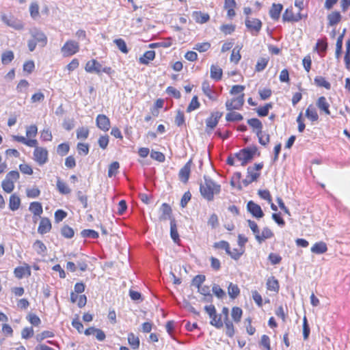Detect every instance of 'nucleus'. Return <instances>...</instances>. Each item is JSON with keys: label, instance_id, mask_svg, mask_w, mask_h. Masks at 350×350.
<instances>
[{"label": "nucleus", "instance_id": "nucleus-52", "mask_svg": "<svg viewBox=\"0 0 350 350\" xmlns=\"http://www.w3.org/2000/svg\"><path fill=\"white\" fill-rule=\"evenodd\" d=\"M240 49L241 48H239V46H236L235 48L233 49L232 51V54L230 55V61L235 63V64H237L239 60L241 59V56L240 55Z\"/></svg>", "mask_w": 350, "mask_h": 350}, {"label": "nucleus", "instance_id": "nucleus-17", "mask_svg": "<svg viewBox=\"0 0 350 350\" xmlns=\"http://www.w3.org/2000/svg\"><path fill=\"white\" fill-rule=\"evenodd\" d=\"M317 107L326 115H330L329 103L325 96H320L316 103Z\"/></svg>", "mask_w": 350, "mask_h": 350}, {"label": "nucleus", "instance_id": "nucleus-11", "mask_svg": "<svg viewBox=\"0 0 350 350\" xmlns=\"http://www.w3.org/2000/svg\"><path fill=\"white\" fill-rule=\"evenodd\" d=\"M302 15L300 12L295 14L293 8H287L282 15L283 22H298L302 19Z\"/></svg>", "mask_w": 350, "mask_h": 350}, {"label": "nucleus", "instance_id": "nucleus-15", "mask_svg": "<svg viewBox=\"0 0 350 350\" xmlns=\"http://www.w3.org/2000/svg\"><path fill=\"white\" fill-rule=\"evenodd\" d=\"M85 70L87 72L99 75L101 72V64L96 59H92L86 63Z\"/></svg>", "mask_w": 350, "mask_h": 350}, {"label": "nucleus", "instance_id": "nucleus-29", "mask_svg": "<svg viewBox=\"0 0 350 350\" xmlns=\"http://www.w3.org/2000/svg\"><path fill=\"white\" fill-rule=\"evenodd\" d=\"M247 124L253 129H256V135L260 134V131L262 129V124L258 118H251L247 120Z\"/></svg>", "mask_w": 350, "mask_h": 350}, {"label": "nucleus", "instance_id": "nucleus-61", "mask_svg": "<svg viewBox=\"0 0 350 350\" xmlns=\"http://www.w3.org/2000/svg\"><path fill=\"white\" fill-rule=\"evenodd\" d=\"M220 30L225 34L229 35L235 30V25L232 24L223 25L220 27Z\"/></svg>", "mask_w": 350, "mask_h": 350}, {"label": "nucleus", "instance_id": "nucleus-45", "mask_svg": "<svg viewBox=\"0 0 350 350\" xmlns=\"http://www.w3.org/2000/svg\"><path fill=\"white\" fill-rule=\"evenodd\" d=\"M200 103L197 96H194L187 108V112L190 113L200 107Z\"/></svg>", "mask_w": 350, "mask_h": 350}, {"label": "nucleus", "instance_id": "nucleus-4", "mask_svg": "<svg viewBox=\"0 0 350 350\" xmlns=\"http://www.w3.org/2000/svg\"><path fill=\"white\" fill-rule=\"evenodd\" d=\"M1 21L7 26L13 28L15 30H22L24 29V23L14 16L2 14L1 15Z\"/></svg>", "mask_w": 350, "mask_h": 350}, {"label": "nucleus", "instance_id": "nucleus-55", "mask_svg": "<svg viewBox=\"0 0 350 350\" xmlns=\"http://www.w3.org/2000/svg\"><path fill=\"white\" fill-rule=\"evenodd\" d=\"M1 186L3 191L8 193H11L14 189V184L5 178L2 181Z\"/></svg>", "mask_w": 350, "mask_h": 350}, {"label": "nucleus", "instance_id": "nucleus-12", "mask_svg": "<svg viewBox=\"0 0 350 350\" xmlns=\"http://www.w3.org/2000/svg\"><path fill=\"white\" fill-rule=\"evenodd\" d=\"M260 174L259 172H255L254 169L250 166L247 169V176L245 178L242 180V184L244 187H247L252 183L256 181L260 177Z\"/></svg>", "mask_w": 350, "mask_h": 350}, {"label": "nucleus", "instance_id": "nucleus-51", "mask_svg": "<svg viewBox=\"0 0 350 350\" xmlns=\"http://www.w3.org/2000/svg\"><path fill=\"white\" fill-rule=\"evenodd\" d=\"M243 314L242 310L239 307H233L232 309V318L235 322H239Z\"/></svg>", "mask_w": 350, "mask_h": 350}, {"label": "nucleus", "instance_id": "nucleus-28", "mask_svg": "<svg viewBox=\"0 0 350 350\" xmlns=\"http://www.w3.org/2000/svg\"><path fill=\"white\" fill-rule=\"evenodd\" d=\"M155 57V52L154 51H147L144 53L142 57H139V62L142 64L147 65L150 61H152Z\"/></svg>", "mask_w": 350, "mask_h": 350}, {"label": "nucleus", "instance_id": "nucleus-13", "mask_svg": "<svg viewBox=\"0 0 350 350\" xmlns=\"http://www.w3.org/2000/svg\"><path fill=\"white\" fill-rule=\"evenodd\" d=\"M97 126L102 131H107L110 128V120L104 114H99L96 119Z\"/></svg>", "mask_w": 350, "mask_h": 350}, {"label": "nucleus", "instance_id": "nucleus-58", "mask_svg": "<svg viewBox=\"0 0 350 350\" xmlns=\"http://www.w3.org/2000/svg\"><path fill=\"white\" fill-rule=\"evenodd\" d=\"M33 247L36 250L37 253L39 254H44L46 250V247L45 246V245L41 241L39 240H37L34 243Z\"/></svg>", "mask_w": 350, "mask_h": 350}, {"label": "nucleus", "instance_id": "nucleus-62", "mask_svg": "<svg viewBox=\"0 0 350 350\" xmlns=\"http://www.w3.org/2000/svg\"><path fill=\"white\" fill-rule=\"evenodd\" d=\"M27 196L29 198H36L40 194V191L37 187H33L31 189H27L26 190Z\"/></svg>", "mask_w": 350, "mask_h": 350}, {"label": "nucleus", "instance_id": "nucleus-6", "mask_svg": "<svg viewBox=\"0 0 350 350\" xmlns=\"http://www.w3.org/2000/svg\"><path fill=\"white\" fill-rule=\"evenodd\" d=\"M79 51L78 42L74 40H68L61 49L64 57H69L76 54Z\"/></svg>", "mask_w": 350, "mask_h": 350}, {"label": "nucleus", "instance_id": "nucleus-56", "mask_svg": "<svg viewBox=\"0 0 350 350\" xmlns=\"http://www.w3.org/2000/svg\"><path fill=\"white\" fill-rule=\"evenodd\" d=\"M211 48L209 42L197 43L195 44L193 49L197 50L200 53L206 52Z\"/></svg>", "mask_w": 350, "mask_h": 350}, {"label": "nucleus", "instance_id": "nucleus-47", "mask_svg": "<svg viewBox=\"0 0 350 350\" xmlns=\"http://www.w3.org/2000/svg\"><path fill=\"white\" fill-rule=\"evenodd\" d=\"M272 108L271 103H267L263 107H259L256 109V112L260 117L267 116L269 113V111Z\"/></svg>", "mask_w": 350, "mask_h": 350}, {"label": "nucleus", "instance_id": "nucleus-53", "mask_svg": "<svg viewBox=\"0 0 350 350\" xmlns=\"http://www.w3.org/2000/svg\"><path fill=\"white\" fill-rule=\"evenodd\" d=\"M244 250L241 248L239 249H233L232 250H230V248L228 250V252L227 254L234 260H238L240 258L241 255L243 254Z\"/></svg>", "mask_w": 350, "mask_h": 350}, {"label": "nucleus", "instance_id": "nucleus-60", "mask_svg": "<svg viewBox=\"0 0 350 350\" xmlns=\"http://www.w3.org/2000/svg\"><path fill=\"white\" fill-rule=\"evenodd\" d=\"M205 275H197L192 280V285L195 286L198 288H200L202 284L205 281Z\"/></svg>", "mask_w": 350, "mask_h": 350}, {"label": "nucleus", "instance_id": "nucleus-2", "mask_svg": "<svg viewBox=\"0 0 350 350\" xmlns=\"http://www.w3.org/2000/svg\"><path fill=\"white\" fill-rule=\"evenodd\" d=\"M29 34L31 39L29 40L27 46L29 50L32 52L35 50L37 44L44 47L47 44V37L45 33L37 27H33L29 29Z\"/></svg>", "mask_w": 350, "mask_h": 350}, {"label": "nucleus", "instance_id": "nucleus-1", "mask_svg": "<svg viewBox=\"0 0 350 350\" xmlns=\"http://www.w3.org/2000/svg\"><path fill=\"white\" fill-rule=\"evenodd\" d=\"M204 183L200 185V193L206 200L212 201L214 199V195L220 192L221 186L207 176H204Z\"/></svg>", "mask_w": 350, "mask_h": 350}, {"label": "nucleus", "instance_id": "nucleus-42", "mask_svg": "<svg viewBox=\"0 0 350 350\" xmlns=\"http://www.w3.org/2000/svg\"><path fill=\"white\" fill-rule=\"evenodd\" d=\"M113 42L116 44L118 49L123 53L126 54L129 50L126 46L125 41L122 38L115 39Z\"/></svg>", "mask_w": 350, "mask_h": 350}, {"label": "nucleus", "instance_id": "nucleus-57", "mask_svg": "<svg viewBox=\"0 0 350 350\" xmlns=\"http://www.w3.org/2000/svg\"><path fill=\"white\" fill-rule=\"evenodd\" d=\"M212 291L214 295L219 299H222L226 296V293L217 284H213Z\"/></svg>", "mask_w": 350, "mask_h": 350}, {"label": "nucleus", "instance_id": "nucleus-54", "mask_svg": "<svg viewBox=\"0 0 350 350\" xmlns=\"http://www.w3.org/2000/svg\"><path fill=\"white\" fill-rule=\"evenodd\" d=\"M89 130L86 127H81L77 130V137L79 139H85L88 137Z\"/></svg>", "mask_w": 350, "mask_h": 350}, {"label": "nucleus", "instance_id": "nucleus-44", "mask_svg": "<svg viewBox=\"0 0 350 350\" xmlns=\"http://www.w3.org/2000/svg\"><path fill=\"white\" fill-rule=\"evenodd\" d=\"M120 167V164L118 161H113L111 163L108 169V176L112 177L116 176L118 172V169Z\"/></svg>", "mask_w": 350, "mask_h": 350}, {"label": "nucleus", "instance_id": "nucleus-25", "mask_svg": "<svg viewBox=\"0 0 350 350\" xmlns=\"http://www.w3.org/2000/svg\"><path fill=\"white\" fill-rule=\"evenodd\" d=\"M21 205V199L15 193L12 194L9 200V208L10 210L14 211L19 208Z\"/></svg>", "mask_w": 350, "mask_h": 350}, {"label": "nucleus", "instance_id": "nucleus-41", "mask_svg": "<svg viewBox=\"0 0 350 350\" xmlns=\"http://www.w3.org/2000/svg\"><path fill=\"white\" fill-rule=\"evenodd\" d=\"M81 235L83 238H91L97 239L98 237V233L94 230L85 229L81 232Z\"/></svg>", "mask_w": 350, "mask_h": 350}, {"label": "nucleus", "instance_id": "nucleus-18", "mask_svg": "<svg viewBox=\"0 0 350 350\" xmlns=\"http://www.w3.org/2000/svg\"><path fill=\"white\" fill-rule=\"evenodd\" d=\"M273 232L267 227L263 228L261 234L260 232L256 234V240L258 243H262L266 239H271L273 237Z\"/></svg>", "mask_w": 350, "mask_h": 350}, {"label": "nucleus", "instance_id": "nucleus-27", "mask_svg": "<svg viewBox=\"0 0 350 350\" xmlns=\"http://www.w3.org/2000/svg\"><path fill=\"white\" fill-rule=\"evenodd\" d=\"M210 72L211 77L215 81H219L222 77V69L217 65L211 66Z\"/></svg>", "mask_w": 350, "mask_h": 350}, {"label": "nucleus", "instance_id": "nucleus-39", "mask_svg": "<svg viewBox=\"0 0 350 350\" xmlns=\"http://www.w3.org/2000/svg\"><path fill=\"white\" fill-rule=\"evenodd\" d=\"M128 342L131 347L134 349H137L139 347V339L138 337L135 336L133 333L129 334Z\"/></svg>", "mask_w": 350, "mask_h": 350}, {"label": "nucleus", "instance_id": "nucleus-46", "mask_svg": "<svg viewBox=\"0 0 350 350\" xmlns=\"http://www.w3.org/2000/svg\"><path fill=\"white\" fill-rule=\"evenodd\" d=\"M243 118V116L237 112H230L226 116V120L228 122L240 121Z\"/></svg>", "mask_w": 350, "mask_h": 350}, {"label": "nucleus", "instance_id": "nucleus-26", "mask_svg": "<svg viewBox=\"0 0 350 350\" xmlns=\"http://www.w3.org/2000/svg\"><path fill=\"white\" fill-rule=\"evenodd\" d=\"M342 18V16L339 12H332L327 15L328 25L334 26L338 24Z\"/></svg>", "mask_w": 350, "mask_h": 350}, {"label": "nucleus", "instance_id": "nucleus-36", "mask_svg": "<svg viewBox=\"0 0 350 350\" xmlns=\"http://www.w3.org/2000/svg\"><path fill=\"white\" fill-rule=\"evenodd\" d=\"M57 188L62 194H68L70 193V189L66 183L63 182L59 178L57 180Z\"/></svg>", "mask_w": 350, "mask_h": 350}, {"label": "nucleus", "instance_id": "nucleus-20", "mask_svg": "<svg viewBox=\"0 0 350 350\" xmlns=\"http://www.w3.org/2000/svg\"><path fill=\"white\" fill-rule=\"evenodd\" d=\"M192 17L196 23L200 24H204L210 19V16L207 13H202L200 11L193 12Z\"/></svg>", "mask_w": 350, "mask_h": 350}, {"label": "nucleus", "instance_id": "nucleus-21", "mask_svg": "<svg viewBox=\"0 0 350 350\" xmlns=\"http://www.w3.org/2000/svg\"><path fill=\"white\" fill-rule=\"evenodd\" d=\"M14 272L15 276L18 279H21L23 277H25V275L29 276L31 275L30 267L27 265L24 267L23 266L17 267L16 268H15Z\"/></svg>", "mask_w": 350, "mask_h": 350}, {"label": "nucleus", "instance_id": "nucleus-7", "mask_svg": "<svg viewBox=\"0 0 350 350\" xmlns=\"http://www.w3.org/2000/svg\"><path fill=\"white\" fill-rule=\"evenodd\" d=\"M245 23L253 36H257L262 28V22L257 18H247Z\"/></svg>", "mask_w": 350, "mask_h": 350}, {"label": "nucleus", "instance_id": "nucleus-24", "mask_svg": "<svg viewBox=\"0 0 350 350\" xmlns=\"http://www.w3.org/2000/svg\"><path fill=\"white\" fill-rule=\"evenodd\" d=\"M29 210L34 216L40 217L43 212L42 204L39 202H33L30 203Z\"/></svg>", "mask_w": 350, "mask_h": 350}, {"label": "nucleus", "instance_id": "nucleus-64", "mask_svg": "<svg viewBox=\"0 0 350 350\" xmlns=\"http://www.w3.org/2000/svg\"><path fill=\"white\" fill-rule=\"evenodd\" d=\"M174 122L178 126H181L185 124V116L183 111L180 110L177 111Z\"/></svg>", "mask_w": 350, "mask_h": 350}, {"label": "nucleus", "instance_id": "nucleus-5", "mask_svg": "<svg viewBox=\"0 0 350 350\" xmlns=\"http://www.w3.org/2000/svg\"><path fill=\"white\" fill-rule=\"evenodd\" d=\"M33 160L39 165H43L49 161L48 150L43 147H36L33 151Z\"/></svg>", "mask_w": 350, "mask_h": 350}, {"label": "nucleus", "instance_id": "nucleus-59", "mask_svg": "<svg viewBox=\"0 0 350 350\" xmlns=\"http://www.w3.org/2000/svg\"><path fill=\"white\" fill-rule=\"evenodd\" d=\"M19 172L16 170H12L7 174L5 178L14 184V182H16L19 178Z\"/></svg>", "mask_w": 350, "mask_h": 350}, {"label": "nucleus", "instance_id": "nucleus-40", "mask_svg": "<svg viewBox=\"0 0 350 350\" xmlns=\"http://www.w3.org/2000/svg\"><path fill=\"white\" fill-rule=\"evenodd\" d=\"M30 16L33 19H36L39 16V5L37 2H32L29 6Z\"/></svg>", "mask_w": 350, "mask_h": 350}, {"label": "nucleus", "instance_id": "nucleus-10", "mask_svg": "<svg viewBox=\"0 0 350 350\" xmlns=\"http://www.w3.org/2000/svg\"><path fill=\"white\" fill-rule=\"evenodd\" d=\"M247 210L253 217L257 219L262 218L264 216V213L261 207L252 200L247 202Z\"/></svg>", "mask_w": 350, "mask_h": 350}, {"label": "nucleus", "instance_id": "nucleus-30", "mask_svg": "<svg viewBox=\"0 0 350 350\" xmlns=\"http://www.w3.org/2000/svg\"><path fill=\"white\" fill-rule=\"evenodd\" d=\"M266 284L267 289L269 291L274 292H278L279 291L280 286L278 281L273 276L268 278Z\"/></svg>", "mask_w": 350, "mask_h": 350}, {"label": "nucleus", "instance_id": "nucleus-37", "mask_svg": "<svg viewBox=\"0 0 350 350\" xmlns=\"http://www.w3.org/2000/svg\"><path fill=\"white\" fill-rule=\"evenodd\" d=\"M14 58V53L12 51H6L1 55V62L6 65L10 63Z\"/></svg>", "mask_w": 350, "mask_h": 350}, {"label": "nucleus", "instance_id": "nucleus-14", "mask_svg": "<svg viewBox=\"0 0 350 350\" xmlns=\"http://www.w3.org/2000/svg\"><path fill=\"white\" fill-rule=\"evenodd\" d=\"M223 116L222 112L215 111L211 113V116L206 120V126L207 128L213 129L218 124L219 120Z\"/></svg>", "mask_w": 350, "mask_h": 350}, {"label": "nucleus", "instance_id": "nucleus-9", "mask_svg": "<svg viewBox=\"0 0 350 350\" xmlns=\"http://www.w3.org/2000/svg\"><path fill=\"white\" fill-rule=\"evenodd\" d=\"M202 90L203 93L211 100H216L219 96L218 93L213 89L208 81H204L202 84Z\"/></svg>", "mask_w": 350, "mask_h": 350}, {"label": "nucleus", "instance_id": "nucleus-38", "mask_svg": "<svg viewBox=\"0 0 350 350\" xmlns=\"http://www.w3.org/2000/svg\"><path fill=\"white\" fill-rule=\"evenodd\" d=\"M211 319L210 323L213 326H215L216 328H221L224 325L223 322L221 321V315H217V312L214 315L210 317Z\"/></svg>", "mask_w": 350, "mask_h": 350}, {"label": "nucleus", "instance_id": "nucleus-23", "mask_svg": "<svg viewBox=\"0 0 350 350\" xmlns=\"http://www.w3.org/2000/svg\"><path fill=\"white\" fill-rule=\"evenodd\" d=\"M327 247L325 243L323 241L317 242L311 247V252L316 254H322L326 252Z\"/></svg>", "mask_w": 350, "mask_h": 350}, {"label": "nucleus", "instance_id": "nucleus-63", "mask_svg": "<svg viewBox=\"0 0 350 350\" xmlns=\"http://www.w3.org/2000/svg\"><path fill=\"white\" fill-rule=\"evenodd\" d=\"M67 216V213L62 209H58L55 212V221L59 223Z\"/></svg>", "mask_w": 350, "mask_h": 350}, {"label": "nucleus", "instance_id": "nucleus-19", "mask_svg": "<svg viewBox=\"0 0 350 350\" xmlns=\"http://www.w3.org/2000/svg\"><path fill=\"white\" fill-rule=\"evenodd\" d=\"M191 171V161H189L179 172V178L183 183H187L189 178Z\"/></svg>", "mask_w": 350, "mask_h": 350}, {"label": "nucleus", "instance_id": "nucleus-31", "mask_svg": "<svg viewBox=\"0 0 350 350\" xmlns=\"http://www.w3.org/2000/svg\"><path fill=\"white\" fill-rule=\"evenodd\" d=\"M314 83L318 87L324 88L326 90L331 89V84L325 77L322 76H317L314 79Z\"/></svg>", "mask_w": 350, "mask_h": 350}, {"label": "nucleus", "instance_id": "nucleus-33", "mask_svg": "<svg viewBox=\"0 0 350 350\" xmlns=\"http://www.w3.org/2000/svg\"><path fill=\"white\" fill-rule=\"evenodd\" d=\"M228 293L231 299H235L240 293V289L237 284L230 283L228 288Z\"/></svg>", "mask_w": 350, "mask_h": 350}, {"label": "nucleus", "instance_id": "nucleus-35", "mask_svg": "<svg viewBox=\"0 0 350 350\" xmlns=\"http://www.w3.org/2000/svg\"><path fill=\"white\" fill-rule=\"evenodd\" d=\"M170 236L175 243H177L180 240L174 219H172L170 221Z\"/></svg>", "mask_w": 350, "mask_h": 350}, {"label": "nucleus", "instance_id": "nucleus-43", "mask_svg": "<svg viewBox=\"0 0 350 350\" xmlns=\"http://www.w3.org/2000/svg\"><path fill=\"white\" fill-rule=\"evenodd\" d=\"M62 235L66 239H71L74 237L75 232L74 230L68 226H64L61 229Z\"/></svg>", "mask_w": 350, "mask_h": 350}, {"label": "nucleus", "instance_id": "nucleus-50", "mask_svg": "<svg viewBox=\"0 0 350 350\" xmlns=\"http://www.w3.org/2000/svg\"><path fill=\"white\" fill-rule=\"evenodd\" d=\"M29 86V82L25 79H21L16 85V90L20 93H26Z\"/></svg>", "mask_w": 350, "mask_h": 350}, {"label": "nucleus", "instance_id": "nucleus-22", "mask_svg": "<svg viewBox=\"0 0 350 350\" xmlns=\"http://www.w3.org/2000/svg\"><path fill=\"white\" fill-rule=\"evenodd\" d=\"M282 8L283 6L282 4L273 3L269 10L270 17L274 21L278 20Z\"/></svg>", "mask_w": 350, "mask_h": 350}, {"label": "nucleus", "instance_id": "nucleus-34", "mask_svg": "<svg viewBox=\"0 0 350 350\" xmlns=\"http://www.w3.org/2000/svg\"><path fill=\"white\" fill-rule=\"evenodd\" d=\"M269 58V57H260L258 59L255 66V70L256 72H261L267 67Z\"/></svg>", "mask_w": 350, "mask_h": 350}, {"label": "nucleus", "instance_id": "nucleus-3", "mask_svg": "<svg viewBox=\"0 0 350 350\" xmlns=\"http://www.w3.org/2000/svg\"><path fill=\"white\" fill-rule=\"evenodd\" d=\"M257 152L256 146L247 147L234 153V157L238 161H241L242 166H245L253 159Z\"/></svg>", "mask_w": 350, "mask_h": 350}, {"label": "nucleus", "instance_id": "nucleus-8", "mask_svg": "<svg viewBox=\"0 0 350 350\" xmlns=\"http://www.w3.org/2000/svg\"><path fill=\"white\" fill-rule=\"evenodd\" d=\"M244 94H240L237 98H233L231 100H228L226 102V107L228 111L233 109H240L244 104Z\"/></svg>", "mask_w": 350, "mask_h": 350}, {"label": "nucleus", "instance_id": "nucleus-32", "mask_svg": "<svg viewBox=\"0 0 350 350\" xmlns=\"http://www.w3.org/2000/svg\"><path fill=\"white\" fill-rule=\"evenodd\" d=\"M306 116L312 122H315L319 119L316 109L311 105L306 110Z\"/></svg>", "mask_w": 350, "mask_h": 350}, {"label": "nucleus", "instance_id": "nucleus-16", "mask_svg": "<svg viewBox=\"0 0 350 350\" xmlns=\"http://www.w3.org/2000/svg\"><path fill=\"white\" fill-rule=\"evenodd\" d=\"M51 229V223L49 218L42 217L40 219V224L38 228V233L44 234L49 232Z\"/></svg>", "mask_w": 350, "mask_h": 350}, {"label": "nucleus", "instance_id": "nucleus-48", "mask_svg": "<svg viewBox=\"0 0 350 350\" xmlns=\"http://www.w3.org/2000/svg\"><path fill=\"white\" fill-rule=\"evenodd\" d=\"M70 146L68 143H62L57 146V152L60 156H65L68 154Z\"/></svg>", "mask_w": 350, "mask_h": 350}, {"label": "nucleus", "instance_id": "nucleus-49", "mask_svg": "<svg viewBox=\"0 0 350 350\" xmlns=\"http://www.w3.org/2000/svg\"><path fill=\"white\" fill-rule=\"evenodd\" d=\"M161 211L162 212L161 217L163 219H166L167 218L170 217L172 213V208L170 206L166 203H163L161 205Z\"/></svg>", "mask_w": 350, "mask_h": 350}]
</instances>
